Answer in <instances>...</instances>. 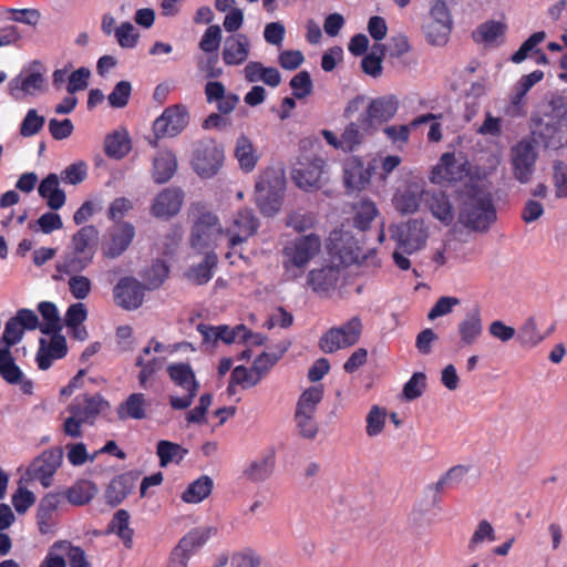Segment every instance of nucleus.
I'll list each match as a JSON object with an SVG mask.
<instances>
[{"instance_id": "nucleus-1", "label": "nucleus", "mask_w": 567, "mask_h": 567, "mask_svg": "<svg viewBox=\"0 0 567 567\" xmlns=\"http://www.w3.org/2000/svg\"><path fill=\"white\" fill-rule=\"evenodd\" d=\"M457 203L458 221L470 230L486 233L497 219L492 194L476 184L465 185Z\"/></svg>"}, {"instance_id": "nucleus-2", "label": "nucleus", "mask_w": 567, "mask_h": 567, "mask_svg": "<svg viewBox=\"0 0 567 567\" xmlns=\"http://www.w3.org/2000/svg\"><path fill=\"white\" fill-rule=\"evenodd\" d=\"M99 244V229L94 225L81 227L72 237L71 250L64 259L61 271L79 274L93 261Z\"/></svg>"}, {"instance_id": "nucleus-3", "label": "nucleus", "mask_w": 567, "mask_h": 567, "mask_svg": "<svg viewBox=\"0 0 567 567\" xmlns=\"http://www.w3.org/2000/svg\"><path fill=\"white\" fill-rule=\"evenodd\" d=\"M320 237L316 234L301 236L282 249V267L288 280L297 279L303 272L309 261L319 254Z\"/></svg>"}, {"instance_id": "nucleus-4", "label": "nucleus", "mask_w": 567, "mask_h": 567, "mask_svg": "<svg viewBox=\"0 0 567 567\" xmlns=\"http://www.w3.org/2000/svg\"><path fill=\"white\" fill-rule=\"evenodd\" d=\"M192 212L195 219L190 230V246L198 250L213 248L218 239L224 235V229L216 214L208 210L202 203L192 205Z\"/></svg>"}, {"instance_id": "nucleus-5", "label": "nucleus", "mask_w": 567, "mask_h": 567, "mask_svg": "<svg viewBox=\"0 0 567 567\" xmlns=\"http://www.w3.org/2000/svg\"><path fill=\"white\" fill-rule=\"evenodd\" d=\"M167 374L171 381L186 393L182 396L171 395L169 405L174 410H185L189 408L198 393L199 383L189 363H171L167 367Z\"/></svg>"}, {"instance_id": "nucleus-6", "label": "nucleus", "mask_w": 567, "mask_h": 567, "mask_svg": "<svg viewBox=\"0 0 567 567\" xmlns=\"http://www.w3.org/2000/svg\"><path fill=\"white\" fill-rule=\"evenodd\" d=\"M389 231L396 243V248L406 255L421 250L427 240V229L420 219L391 225Z\"/></svg>"}, {"instance_id": "nucleus-7", "label": "nucleus", "mask_w": 567, "mask_h": 567, "mask_svg": "<svg viewBox=\"0 0 567 567\" xmlns=\"http://www.w3.org/2000/svg\"><path fill=\"white\" fill-rule=\"evenodd\" d=\"M224 163V151L216 141L206 138L198 141L192 157V166L202 178L215 176Z\"/></svg>"}, {"instance_id": "nucleus-8", "label": "nucleus", "mask_w": 567, "mask_h": 567, "mask_svg": "<svg viewBox=\"0 0 567 567\" xmlns=\"http://www.w3.org/2000/svg\"><path fill=\"white\" fill-rule=\"evenodd\" d=\"M399 110V101L394 95H384L370 101L368 107L359 116L360 127L367 134H374L379 125L389 122Z\"/></svg>"}, {"instance_id": "nucleus-9", "label": "nucleus", "mask_w": 567, "mask_h": 567, "mask_svg": "<svg viewBox=\"0 0 567 567\" xmlns=\"http://www.w3.org/2000/svg\"><path fill=\"white\" fill-rule=\"evenodd\" d=\"M511 166L514 177L520 184L530 182L536 167L538 152L535 141L523 138L511 147Z\"/></svg>"}, {"instance_id": "nucleus-10", "label": "nucleus", "mask_w": 567, "mask_h": 567, "mask_svg": "<svg viewBox=\"0 0 567 567\" xmlns=\"http://www.w3.org/2000/svg\"><path fill=\"white\" fill-rule=\"evenodd\" d=\"M256 196L260 210L266 215H274L281 207L285 181L275 172H266L256 182Z\"/></svg>"}, {"instance_id": "nucleus-11", "label": "nucleus", "mask_w": 567, "mask_h": 567, "mask_svg": "<svg viewBox=\"0 0 567 567\" xmlns=\"http://www.w3.org/2000/svg\"><path fill=\"white\" fill-rule=\"evenodd\" d=\"M188 121L189 113L185 105L175 104L166 107L153 123L155 140L150 143L156 147L158 140L178 135L187 126Z\"/></svg>"}, {"instance_id": "nucleus-12", "label": "nucleus", "mask_w": 567, "mask_h": 567, "mask_svg": "<svg viewBox=\"0 0 567 567\" xmlns=\"http://www.w3.org/2000/svg\"><path fill=\"white\" fill-rule=\"evenodd\" d=\"M362 332V322L359 317H352L344 324L329 329L319 340V348L324 353H332L339 349L355 344Z\"/></svg>"}, {"instance_id": "nucleus-13", "label": "nucleus", "mask_w": 567, "mask_h": 567, "mask_svg": "<svg viewBox=\"0 0 567 567\" xmlns=\"http://www.w3.org/2000/svg\"><path fill=\"white\" fill-rule=\"evenodd\" d=\"M324 161L316 154H301L292 169V179L299 188L309 190L320 187Z\"/></svg>"}, {"instance_id": "nucleus-14", "label": "nucleus", "mask_w": 567, "mask_h": 567, "mask_svg": "<svg viewBox=\"0 0 567 567\" xmlns=\"http://www.w3.org/2000/svg\"><path fill=\"white\" fill-rule=\"evenodd\" d=\"M217 528L213 526L198 527L189 530L177 544L171 554V564L177 567H186L194 549L203 546L213 535H216Z\"/></svg>"}, {"instance_id": "nucleus-15", "label": "nucleus", "mask_w": 567, "mask_h": 567, "mask_svg": "<svg viewBox=\"0 0 567 567\" xmlns=\"http://www.w3.org/2000/svg\"><path fill=\"white\" fill-rule=\"evenodd\" d=\"M379 168L378 159L372 158L364 165V162L359 156H351L344 163L343 179L344 184L350 189L361 190L369 185L372 176L377 174Z\"/></svg>"}, {"instance_id": "nucleus-16", "label": "nucleus", "mask_w": 567, "mask_h": 567, "mask_svg": "<svg viewBox=\"0 0 567 567\" xmlns=\"http://www.w3.org/2000/svg\"><path fill=\"white\" fill-rule=\"evenodd\" d=\"M134 237L135 228L128 221H123L111 227L102 243L103 256L110 259L120 257L130 247Z\"/></svg>"}, {"instance_id": "nucleus-17", "label": "nucleus", "mask_w": 567, "mask_h": 567, "mask_svg": "<svg viewBox=\"0 0 567 567\" xmlns=\"http://www.w3.org/2000/svg\"><path fill=\"white\" fill-rule=\"evenodd\" d=\"M470 163L463 157H456L454 153H444L440 163L433 169L432 179L436 183H457L468 176Z\"/></svg>"}, {"instance_id": "nucleus-18", "label": "nucleus", "mask_w": 567, "mask_h": 567, "mask_svg": "<svg viewBox=\"0 0 567 567\" xmlns=\"http://www.w3.org/2000/svg\"><path fill=\"white\" fill-rule=\"evenodd\" d=\"M259 227V220L254 212L249 208L239 209L233 218L226 233L229 236V248H235L237 245L246 241L254 236Z\"/></svg>"}, {"instance_id": "nucleus-19", "label": "nucleus", "mask_w": 567, "mask_h": 567, "mask_svg": "<svg viewBox=\"0 0 567 567\" xmlns=\"http://www.w3.org/2000/svg\"><path fill=\"white\" fill-rule=\"evenodd\" d=\"M144 286L133 277H123L113 288V298L116 306L125 310L140 308L144 300Z\"/></svg>"}, {"instance_id": "nucleus-20", "label": "nucleus", "mask_w": 567, "mask_h": 567, "mask_svg": "<svg viewBox=\"0 0 567 567\" xmlns=\"http://www.w3.org/2000/svg\"><path fill=\"white\" fill-rule=\"evenodd\" d=\"M330 254L337 258L340 264L350 266L352 264H360L367 257L362 247L351 234H340L339 238H331Z\"/></svg>"}, {"instance_id": "nucleus-21", "label": "nucleus", "mask_w": 567, "mask_h": 567, "mask_svg": "<svg viewBox=\"0 0 567 567\" xmlns=\"http://www.w3.org/2000/svg\"><path fill=\"white\" fill-rule=\"evenodd\" d=\"M184 197L185 194L179 187L164 188L155 196L150 212L156 218L169 219L179 213Z\"/></svg>"}, {"instance_id": "nucleus-22", "label": "nucleus", "mask_w": 567, "mask_h": 567, "mask_svg": "<svg viewBox=\"0 0 567 567\" xmlns=\"http://www.w3.org/2000/svg\"><path fill=\"white\" fill-rule=\"evenodd\" d=\"M141 476L138 471H127L111 480L105 489V501L112 507L120 505L134 489Z\"/></svg>"}, {"instance_id": "nucleus-23", "label": "nucleus", "mask_w": 567, "mask_h": 567, "mask_svg": "<svg viewBox=\"0 0 567 567\" xmlns=\"http://www.w3.org/2000/svg\"><path fill=\"white\" fill-rule=\"evenodd\" d=\"M35 329V312L30 309H20L14 317H12L4 327L2 341L4 347L17 344L25 330Z\"/></svg>"}, {"instance_id": "nucleus-24", "label": "nucleus", "mask_w": 567, "mask_h": 567, "mask_svg": "<svg viewBox=\"0 0 567 567\" xmlns=\"http://www.w3.org/2000/svg\"><path fill=\"white\" fill-rule=\"evenodd\" d=\"M339 280L340 270L337 267L327 266L310 270L307 284L315 293L328 298L336 290Z\"/></svg>"}, {"instance_id": "nucleus-25", "label": "nucleus", "mask_w": 567, "mask_h": 567, "mask_svg": "<svg viewBox=\"0 0 567 567\" xmlns=\"http://www.w3.org/2000/svg\"><path fill=\"white\" fill-rule=\"evenodd\" d=\"M109 408L107 401L99 393L93 395L76 396L68 406L70 414H75L84 423L92 424L96 416Z\"/></svg>"}, {"instance_id": "nucleus-26", "label": "nucleus", "mask_w": 567, "mask_h": 567, "mask_svg": "<svg viewBox=\"0 0 567 567\" xmlns=\"http://www.w3.org/2000/svg\"><path fill=\"white\" fill-rule=\"evenodd\" d=\"M458 348L471 347L477 342L483 333V320L481 309L474 307L466 312L457 323Z\"/></svg>"}, {"instance_id": "nucleus-27", "label": "nucleus", "mask_w": 567, "mask_h": 567, "mask_svg": "<svg viewBox=\"0 0 567 567\" xmlns=\"http://www.w3.org/2000/svg\"><path fill=\"white\" fill-rule=\"evenodd\" d=\"M51 339H40V348L38 350V368L47 370L52 365L53 360L62 359L68 353L65 338L60 332H51Z\"/></svg>"}, {"instance_id": "nucleus-28", "label": "nucleus", "mask_w": 567, "mask_h": 567, "mask_svg": "<svg viewBox=\"0 0 567 567\" xmlns=\"http://www.w3.org/2000/svg\"><path fill=\"white\" fill-rule=\"evenodd\" d=\"M422 200L433 217L443 225L450 226L455 217L454 207L449 196L441 190H427L422 193Z\"/></svg>"}, {"instance_id": "nucleus-29", "label": "nucleus", "mask_w": 567, "mask_h": 567, "mask_svg": "<svg viewBox=\"0 0 567 567\" xmlns=\"http://www.w3.org/2000/svg\"><path fill=\"white\" fill-rule=\"evenodd\" d=\"M250 53L249 38L244 33H235L226 38L223 48V61L226 65L245 63Z\"/></svg>"}, {"instance_id": "nucleus-30", "label": "nucleus", "mask_w": 567, "mask_h": 567, "mask_svg": "<svg viewBox=\"0 0 567 567\" xmlns=\"http://www.w3.org/2000/svg\"><path fill=\"white\" fill-rule=\"evenodd\" d=\"M10 95L16 101H24L35 93V62H31L9 83Z\"/></svg>"}, {"instance_id": "nucleus-31", "label": "nucleus", "mask_w": 567, "mask_h": 567, "mask_svg": "<svg viewBox=\"0 0 567 567\" xmlns=\"http://www.w3.org/2000/svg\"><path fill=\"white\" fill-rule=\"evenodd\" d=\"M276 465V454L272 449L266 451L260 457L251 461L244 470V476L254 483L268 480Z\"/></svg>"}, {"instance_id": "nucleus-32", "label": "nucleus", "mask_w": 567, "mask_h": 567, "mask_svg": "<svg viewBox=\"0 0 567 567\" xmlns=\"http://www.w3.org/2000/svg\"><path fill=\"white\" fill-rule=\"evenodd\" d=\"M63 460V450L60 446L49 449L38 456V480L44 487L51 485V478L60 467Z\"/></svg>"}, {"instance_id": "nucleus-33", "label": "nucleus", "mask_w": 567, "mask_h": 567, "mask_svg": "<svg viewBox=\"0 0 567 567\" xmlns=\"http://www.w3.org/2000/svg\"><path fill=\"white\" fill-rule=\"evenodd\" d=\"M64 499L65 497L62 493H49L41 499L38 514H40L42 519L38 522V525L42 534L53 532L55 520L52 518V514L64 503Z\"/></svg>"}, {"instance_id": "nucleus-34", "label": "nucleus", "mask_w": 567, "mask_h": 567, "mask_svg": "<svg viewBox=\"0 0 567 567\" xmlns=\"http://www.w3.org/2000/svg\"><path fill=\"white\" fill-rule=\"evenodd\" d=\"M38 194L47 200L52 210H58L65 204V193L60 188V181L55 174H50L40 183Z\"/></svg>"}, {"instance_id": "nucleus-35", "label": "nucleus", "mask_w": 567, "mask_h": 567, "mask_svg": "<svg viewBox=\"0 0 567 567\" xmlns=\"http://www.w3.org/2000/svg\"><path fill=\"white\" fill-rule=\"evenodd\" d=\"M177 169V159L173 152H159L153 159L152 177L156 184L167 183Z\"/></svg>"}, {"instance_id": "nucleus-36", "label": "nucleus", "mask_w": 567, "mask_h": 567, "mask_svg": "<svg viewBox=\"0 0 567 567\" xmlns=\"http://www.w3.org/2000/svg\"><path fill=\"white\" fill-rule=\"evenodd\" d=\"M218 257L214 251L205 252L204 259L185 272V277L194 285L203 286L213 278V271L217 267Z\"/></svg>"}, {"instance_id": "nucleus-37", "label": "nucleus", "mask_w": 567, "mask_h": 567, "mask_svg": "<svg viewBox=\"0 0 567 567\" xmlns=\"http://www.w3.org/2000/svg\"><path fill=\"white\" fill-rule=\"evenodd\" d=\"M120 420H143L146 417V399L143 393H132L122 402L117 410Z\"/></svg>"}, {"instance_id": "nucleus-38", "label": "nucleus", "mask_w": 567, "mask_h": 567, "mask_svg": "<svg viewBox=\"0 0 567 567\" xmlns=\"http://www.w3.org/2000/svg\"><path fill=\"white\" fill-rule=\"evenodd\" d=\"M132 148L131 138L126 131H115L109 134L104 142L105 154L115 159L125 157Z\"/></svg>"}, {"instance_id": "nucleus-39", "label": "nucleus", "mask_w": 567, "mask_h": 567, "mask_svg": "<svg viewBox=\"0 0 567 567\" xmlns=\"http://www.w3.org/2000/svg\"><path fill=\"white\" fill-rule=\"evenodd\" d=\"M213 486V480L207 475H202L187 486L181 498L187 504H198L210 495Z\"/></svg>"}, {"instance_id": "nucleus-40", "label": "nucleus", "mask_w": 567, "mask_h": 567, "mask_svg": "<svg viewBox=\"0 0 567 567\" xmlns=\"http://www.w3.org/2000/svg\"><path fill=\"white\" fill-rule=\"evenodd\" d=\"M235 157L238 159L239 166L245 172H251L258 162V155L252 142L246 136L240 135L235 145Z\"/></svg>"}, {"instance_id": "nucleus-41", "label": "nucleus", "mask_w": 567, "mask_h": 567, "mask_svg": "<svg viewBox=\"0 0 567 567\" xmlns=\"http://www.w3.org/2000/svg\"><path fill=\"white\" fill-rule=\"evenodd\" d=\"M38 312H40L43 322L38 321V329L43 334H50L51 332H61L62 323L58 312V308L54 303L49 301H42L38 303Z\"/></svg>"}, {"instance_id": "nucleus-42", "label": "nucleus", "mask_w": 567, "mask_h": 567, "mask_svg": "<svg viewBox=\"0 0 567 567\" xmlns=\"http://www.w3.org/2000/svg\"><path fill=\"white\" fill-rule=\"evenodd\" d=\"M109 530L116 534L126 548L133 546L134 532L130 528V514L126 509H118L109 524Z\"/></svg>"}, {"instance_id": "nucleus-43", "label": "nucleus", "mask_w": 567, "mask_h": 567, "mask_svg": "<svg viewBox=\"0 0 567 567\" xmlns=\"http://www.w3.org/2000/svg\"><path fill=\"white\" fill-rule=\"evenodd\" d=\"M0 375L9 384H18L23 377L8 347H0Z\"/></svg>"}, {"instance_id": "nucleus-44", "label": "nucleus", "mask_w": 567, "mask_h": 567, "mask_svg": "<svg viewBox=\"0 0 567 567\" xmlns=\"http://www.w3.org/2000/svg\"><path fill=\"white\" fill-rule=\"evenodd\" d=\"M97 493V488L94 483L90 481H80L71 486L64 497L72 505L81 506L87 504Z\"/></svg>"}, {"instance_id": "nucleus-45", "label": "nucleus", "mask_w": 567, "mask_h": 567, "mask_svg": "<svg viewBox=\"0 0 567 567\" xmlns=\"http://www.w3.org/2000/svg\"><path fill=\"white\" fill-rule=\"evenodd\" d=\"M452 27L451 24L443 23V21L427 19L423 25V32L430 44L441 47L449 41Z\"/></svg>"}, {"instance_id": "nucleus-46", "label": "nucleus", "mask_w": 567, "mask_h": 567, "mask_svg": "<svg viewBox=\"0 0 567 567\" xmlns=\"http://www.w3.org/2000/svg\"><path fill=\"white\" fill-rule=\"evenodd\" d=\"M323 386L322 385H312L306 389L299 396L296 411L295 412H305V413H315L317 412V408L319 403L323 399Z\"/></svg>"}, {"instance_id": "nucleus-47", "label": "nucleus", "mask_w": 567, "mask_h": 567, "mask_svg": "<svg viewBox=\"0 0 567 567\" xmlns=\"http://www.w3.org/2000/svg\"><path fill=\"white\" fill-rule=\"evenodd\" d=\"M323 386L322 385H312L306 389L299 396L296 411L295 412H305V413H315L317 412V408L319 403L323 399Z\"/></svg>"}, {"instance_id": "nucleus-48", "label": "nucleus", "mask_w": 567, "mask_h": 567, "mask_svg": "<svg viewBox=\"0 0 567 567\" xmlns=\"http://www.w3.org/2000/svg\"><path fill=\"white\" fill-rule=\"evenodd\" d=\"M135 365L140 368L137 374L138 384L142 389H147L150 381L162 369L163 360L159 358L145 359L143 355H137Z\"/></svg>"}, {"instance_id": "nucleus-49", "label": "nucleus", "mask_w": 567, "mask_h": 567, "mask_svg": "<svg viewBox=\"0 0 567 567\" xmlns=\"http://www.w3.org/2000/svg\"><path fill=\"white\" fill-rule=\"evenodd\" d=\"M187 450L182 447L177 443L171 441L161 440L157 443L156 454L159 458V465L162 467L167 466L171 462H179L187 454Z\"/></svg>"}, {"instance_id": "nucleus-50", "label": "nucleus", "mask_w": 567, "mask_h": 567, "mask_svg": "<svg viewBox=\"0 0 567 567\" xmlns=\"http://www.w3.org/2000/svg\"><path fill=\"white\" fill-rule=\"evenodd\" d=\"M262 379L252 367L246 368L245 365H237L230 374V382L227 388L231 392L233 385H240L243 389H248L257 385Z\"/></svg>"}, {"instance_id": "nucleus-51", "label": "nucleus", "mask_w": 567, "mask_h": 567, "mask_svg": "<svg viewBox=\"0 0 567 567\" xmlns=\"http://www.w3.org/2000/svg\"><path fill=\"white\" fill-rule=\"evenodd\" d=\"M386 410L379 405H372L365 417V433L369 437L380 435L385 426Z\"/></svg>"}, {"instance_id": "nucleus-52", "label": "nucleus", "mask_w": 567, "mask_h": 567, "mask_svg": "<svg viewBox=\"0 0 567 567\" xmlns=\"http://www.w3.org/2000/svg\"><path fill=\"white\" fill-rule=\"evenodd\" d=\"M378 215L377 206L371 200H362L355 208L353 224L361 231L367 230Z\"/></svg>"}, {"instance_id": "nucleus-53", "label": "nucleus", "mask_w": 567, "mask_h": 567, "mask_svg": "<svg viewBox=\"0 0 567 567\" xmlns=\"http://www.w3.org/2000/svg\"><path fill=\"white\" fill-rule=\"evenodd\" d=\"M384 49L382 45H374L372 52L367 54L361 61L362 71L372 76L379 78L382 74V58Z\"/></svg>"}, {"instance_id": "nucleus-54", "label": "nucleus", "mask_w": 567, "mask_h": 567, "mask_svg": "<svg viewBox=\"0 0 567 567\" xmlns=\"http://www.w3.org/2000/svg\"><path fill=\"white\" fill-rule=\"evenodd\" d=\"M295 422L300 436L313 440L319 433V425L315 413L295 412Z\"/></svg>"}, {"instance_id": "nucleus-55", "label": "nucleus", "mask_w": 567, "mask_h": 567, "mask_svg": "<svg viewBox=\"0 0 567 567\" xmlns=\"http://www.w3.org/2000/svg\"><path fill=\"white\" fill-rule=\"evenodd\" d=\"M365 135L368 134L360 127L359 120L357 122L349 123L341 134L343 152H352L363 142Z\"/></svg>"}, {"instance_id": "nucleus-56", "label": "nucleus", "mask_w": 567, "mask_h": 567, "mask_svg": "<svg viewBox=\"0 0 567 567\" xmlns=\"http://www.w3.org/2000/svg\"><path fill=\"white\" fill-rule=\"evenodd\" d=\"M55 548H62L69 559L70 567H92L90 561L86 559L85 551L74 546L69 540L55 542Z\"/></svg>"}, {"instance_id": "nucleus-57", "label": "nucleus", "mask_w": 567, "mask_h": 567, "mask_svg": "<svg viewBox=\"0 0 567 567\" xmlns=\"http://www.w3.org/2000/svg\"><path fill=\"white\" fill-rule=\"evenodd\" d=\"M505 31V24L491 20L482 23L474 32L473 37L476 41L491 43L494 42L498 37L503 35Z\"/></svg>"}, {"instance_id": "nucleus-58", "label": "nucleus", "mask_w": 567, "mask_h": 567, "mask_svg": "<svg viewBox=\"0 0 567 567\" xmlns=\"http://www.w3.org/2000/svg\"><path fill=\"white\" fill-rule=\"evenodd\" d=\"M91 71L89 68L81 66L68 76L66 92L74 95L76 92L84 91L89 87Z\"/></svg>"}, {"instance_id": "nucleus-59", "label": "nucleus", "mask_w": 567, "mask_h": 567, "mask_svg": "<svg viewBox=\"0 0 567 567\" xmlns=\"http://www.w3.org/2000/svg\"><path fill=\"white\" fill-rule=\"evenodd\" d=\"M131 94V83L128 81H120L107 96L109 104L113 109H123L127 105Z\"/></svg>"}, {"instance_id": "nucleus-60", "label": "nucleus", "mask_w": 567, "mask_h": 567, "mask_svg": "<svg viewBox=\"0 0 567 567\" xmlns=\"http://www.w3.org/2000/svg\"><path fill=\"white\" fill-rule=\"evenodd\" d=\"M249 331L244 324L229 329L227 326L216 327L215 341L221 340L223 342L230 344L237 340L246 341Z\"/></svg>"}, {"instance_id": "nucleus-61", "label": "nucleus", "mask_w": 567, "mask_h": 567, "mask_svg": "<svg viewBox=\"0 0 567 567\" xmlns=\"http://www.w3.org/2000/svg\"><path fill=\"white\" fill-rule=\"evenodd\" d=\"M421 199L414 192L404 190L394 196V206L402 214H412L417 210Z\"/></svg>"}, {"instance_id": "nucleus-62", "label": "nucleus", "mask_w": 567, "mask_h": 567, "mask_svg": "<svg viewBox=\"0 0 567 567\" xmlns=\"http://www.w3.org/2000/svg\"><path fill=\"white\" fill-rule=\"evenodd\" d=\"M221 42V29L218 24L209 25L200 41L199 49L206 53H215L220 45Z\"/></svg>"}, {"instance_id": "nucleus-63", "label": "nucleus", "mask_w": 567, "mask_h": 567, "mask_svg": "<svg viewBox=\"0 0 567 567\" xmlns=\"http://www.w3.org/2000/svg\"><path fill=\"white\" fill-rule=\"evenodd\" d=\"M426 386V377L423 372H415L403 386V395L406 400L413 401L420 398Z\"/></svg>"}, {"instance_id": "nucleus-64", "label": "nucleus", "mask_w": 567, "mask_h": 567, "mask_svg": "<svg viewBox=\"0 0 567 567\" xmlns=\"http://www.w3.org/2000/svg\"><path fill=\"white\" fill-rule=\"evenodd\" d=\"M554 186L557 198H567V164L561 161L554 163Z\"/></svg>"}]
</instances>
